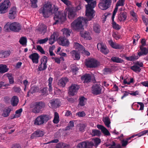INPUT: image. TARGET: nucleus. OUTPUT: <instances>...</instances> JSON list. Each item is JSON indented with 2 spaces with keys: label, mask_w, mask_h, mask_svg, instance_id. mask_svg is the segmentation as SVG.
Masks as SVG:
<instances>
[{
  "label": "nucleus",
  "mask_w": 148,
  "mask_h": 148,
  "mask_svg": "<svg viewBox=\"0 0 148 148\" xmlns=\"http://www.w3.org/2000/svg\"><path fill=\"white\" fill-rule=\"evenodd\" d=\"M11 148H21V147L19 144H13Z\"/></svg>",
  "instance_id": "obj_64"
},
{
  "label": "nucleus",
  "mask_w": 148,
  "mask_h": 148,
  "mask_svg": "<svg viewBox=\"0 0 148 148\" xmlns=\"http://www.w3.org/2000/svg\"><path fill=\"white\" fill-rule=\"evenodd\" d=\"M37 90V88L36 87L33 86L29 90L30 93L31 94H34L36 92Z\"/></svg>",
  "instance_id": "obj_58"
},
{
  "label": "nucleus",
  "mask_w": 148,
  "mask_h": 148,
  "mask_svg": "<svg viewBox=\"0 0 148 148\" xmlns=\"http://www.w3.org/2000/svg\"><path fill=\"white\" fill-rule=\"evenodd\" d=\"M38 50L40 51L42 54H45V52L42 48L40 45H38Z\"/></svg>",
  "instance_id": "obj_62"
},
{
  "label": "nucleus",
  "mask_w": 148,
  "mask_h": 148,
  "mask_svg": "<svg viewBox=\"0 0 148 148\" xmlns=\"http://www.w3.org/2000/svg\"><path fill=\"white\" fill-rule=\"evenodd\" d=\"M51 117L50 114H43L38 117V125L46 123L50 120Z\"/></svg>",
  "instance_id": "obj_5"
},
{
  "label": "nucleus",
  "mask_w": 148,
  "mask_h": 148,
  "mask_svg": "<svg viewBox=\"0 0 148 148\" xmlns=\"http://www.w3.org/2000/svg\"><path fill=\"white\" fill-rule=\"evenodd\" d=\"M79 88V85L75 84H73L69 87V95L73 96L77 94Z\"/></svg>",
  "instance_id": "obj_12"
},
{
  "label": "nucleus",
  "mask_w": 148,
  "mask_h": 148,
  "mask_svg": "<svg viewBox=\"0 0 148 148\" xmlns=\"http://www.w3.org/2000/svg\"><path fill=\"white\" fill-rule=\"evenodd\" d=\"M58 42L59 44L62 46H68L69 44L68 40L65 37L63 36H60L59 37Z\"/></svg>",
  "instance_id": "obj_15"
},
{
  "label": "nucleus",
  "mask_w": 148,
  "mask_h": 148,
  "mask_svg": "<svg viewBox=\"0 0 148 148\" xmlns=\"http://www.w3.org/2000/svg\"><path fill=\"white\" fill-rule=\"evenodd\" d=\"M11 3L9 0H5L2 3L0 4V13L4 14L7 12V10L10 6Z\"/></svg>",
  "instance_id": "obj_7"
},
{
  "label": "nucleus",
  "mask_w": 148,
  "mask_h": 148,
  "mask_svg": "<svg viewBox=\"0 0 148 148\" xmlns=\"http://www.w3.org/2000/svg\"><path fill=\"white\" fill-rule=\"evenodd\" d=\"M148 132V130H144L142 131L141 132L138 133L135 135V136H138V137H141V136L144 135Z\"/></svg>",
  "instance_id": "obj_49"
},
{
  "label": "nucleus",
  "mask_w": 148,
  "mask_h": 148,
  "mask_svg": "<svg viewBox=\"0 0 148 148\" xmlns=\"http://www.w3.org/2000/svg\"><path fill=\"white\" fill-rule=\"evenodd\" d=\"M122 57H124L125 58L126 60L130 61H134L138 58V56H136L135 55H133L129 57H127L126 55L123 54V55Z\"/></svg>",
  "instance_id": "obj_26"
},
{
  "label": "nucleus",
  "mask_w": 148,
  "mask_h": 148,
  "mask_svg": "<svg viewBox=\"0 0 148 148\" xmlns=\"http://www.w3.org/2000/svg\"><path fill=\"white\" fill-rule=\"evenodd\" d=\"M127 13L125 12H121L118 15L119 19L121 21H125L127 17Z\"/></svg>",
  "instance_id": "obj_23"
},
{
  "label": "nucleus",
  "mask_w": 148,
  "mask_h": 148,
  "mask_svg": "<svg viewBox=\"0 0 148 148\" xmlns=\"http://www.w3.org/2000/svg\"><path fill=\"white\" fill-rule=\"evenodd\" d=\"M47 88H44L40 90V92L41 93V95H43L46 94L47 93Z\"/></svg>",
  "instance_id": "obj_63"
},
{
  "label": "nucleus",
  "mask_w": 148,
  "mask_h": 148,
  "mask_svg": "<svg viewBox=\"0 0 148 148\" xmlns=\"http://www.w3.org/2000/svg\"><path fill=\"white\" fill-rule=\"evenodd\" d=\"M48 40V38H46L44 39H41L38 40V43H39L40 44H42L46 43Z\"/></svg>",
  "instance_id": "obj_55"
},
{
  "label": "nucleus",
  "mask_w": 148,
  "mask_h": 148,
  "mask_svg": "<svg viewBox=\"0 0 148 148\" xmlns=\"http://www.w3.org/2000/svg\"><path fill=\"white\" fill-rule=\"evenodd\" d=\"M68 81V79L66 77L61 79L58 82V85L60 87L63 88L65 86L66 83Z\"/></svg>",
  "instance_id": "obj_27"
},
{
  "label": "nucleus",
  "mask_w": 148,
  "mask_h": 148,
  "mask_svg": "<svg viewBox=\"0 0 148 148\" xmlns=\"http://www.w3.org/2000/svg\"><path fill=\"white\" fill-rule=\"evenodd\" d=\"M86 99L84 97L82 96L80 97L79 99V105L81 106H84L85 105L84 103V100Z\"/></svg>",
  "instance_id": "obj_42"
},
{
  "label": "nucleus",
  "mask_w": 148,
  "mask_h": 148,
  "mask_svg": "<svg viewBox=\"0 0 148 148\" xmlns=\"http://www.w3.org/2000/svg\"><path fill=\"white\" fill-rule=\"evenodd\" d=\"M97 48L98 50L104 55H106L109 52V50L106 45L103 42H100L97 44Z\"/></svg>",
  "instance_id": "obj_10"
},
{
  "label": "nucleus",
  "mask_w": 148,
  "mask_h": 148,
  "mask_svg": "<svg viewBox=\"0 0 148 148\" xmlns=\"http://www.w3.org/2000/svg\"><path fill=\"white\" fill-rule=\"evenodd\" d=\"M94 144L92 142H82L79 143L77 146L79 148H92Z\"/></svg>",
  "instance_id": "obj_14"
},
{
  "label": "nucleus",
  "mask_w": 148,
  "mask_h": 148,
  "mask_svg": "<svg viewBox=\"0 0 148 148\" xmlns=\"http://www.w3.org/2000/svg\"><path fill=\"white\" fill-rule=\"evenodd\" d=\"M74 47L76 49H77L78 50H83L84 47L82 45L80 44L77 42L74 43Z\"/></svg>",
  "instance_id": "obj_41"
},
{
  "label": "nucleus",
  "mask_w": 148,
  "mask_h": 148,
  "mask_svg": "<svg viewBox=\"0 0 148 148\" xmlns=\"http://www.w3.org/2000/svg\"><path fill=\"white\" fill-rule=\"evenodd\" d=\"M87 19L83 17H79L75 20L71 24V29L77 31L83 29V25L82 23L83 22H86V21H90L88 20L89 18L88 16Z\"/></svg>",
  "instance_id": "obj_3"
},
{
  "label": "nucleus",
  "mask_w": 148,
  "mask_h": 148,
  "mask_svg": "<svg viewBox=\"0 0 148 148\" xmlns=\"http://www.w3.org/2000/svg\"><path fill=\"white\" fill-rule=\"evenodd\" d=\"M11 111V109L9 107L5 109L2 114V116L4 117H8L10 115Z\"/></svg>",
  "instance_id": "obj_33"
},
{
  "label": "nucleus",
  "mask_w": 148,
  "mask_h": 148,
  "mask_svg": "<svg viewBox=\"0 0 148 148\" xmlns=\"http://www.w3.org/2000/svg\"><path fill=\"white\" fill-rule=\"evenodd\" d=\"M30 108L31 111L34 113H37V102H33L30 105Z\"/></svg>",
  "instance_id": "obj_25"
},
{
  "label": "nucleus",
  "mask_w": 148,
  "mask_h": 148,
  "mask_svg": "<svg viewBox=\"0 0 148 148\" xmlns=\"http://www.w3.org/2000/svg\"><path fill=\"white\" fill-rule=\"evenodd\" d=\"M20 43L23 46L26 45L27 42V38L24 37H22L19 40Z\"/></svg>",
  "instance_id": "obj_43"
},
{
  "label": "nucleus",
  "mask_w": 148,
  "mask_h": 148,
  "mask_svg": "<svg viewBox=\"0 0 148 148\" xmlns=\"http://www.w3.org/2000/svg\"><path fill=\"white\" fill-rule=\"evenodd\" d=\"M4 30L6 32H9L10 31L14 32H18L21 29V26L20 24L17 22L10 23H7L4 27Z\"/></svg>",
  "instance_id": "obj_4"
},
{
  "label": "nucleus",
  "mask_w": 148,
  "mask_h": 148,
  "mask_svg": "<svg viewBox=\"0 0 148 148\" xmlns=\"http://www.w3.org/2000/svg\"><path fill=\"white\" fill-rule=\"evenodd\" d=\"M86 115L85 112L84 111H79L77 112L76 114V116H78L79 117H84Z\"/></svg>",
  "instance_id": "obj_52"
},
{
  "label": "nucleus",
  "mask_w": 148,
  "mask_h": 148,
  "mask_svg": "<svg viewBox=\"0 0 148 148\" xmlns=\"http://www.w3.org/2000/svg\"><path fill=\"white\" fill-rule=\"evenodd\" d=\"M58 8L54 5H52L50 3L45 4L43 7L41 8L39 10L40 13L42 14L43 16L45 18L49 17L54 14L53 17L55 22L53 25H56L59 21H64L66 20V14L63 11H58Z\"/></svg>",
  "instance_id": "obj_1"
},
{
  "label": "nucleus",
  "mask_w": 148,
  "mask_h": 148,
  "mask_svg": "<svg viewBox=\"0 0 148 148\" xmlns=\"http://www.w3.org/2000/svg\"><path fill=\"white\" fill-rule=\"evenodd\" d=\"M58 33L57 32H54L51 36L50 38L55 40L56 38H57L58 36Z\"/></svg>",
  "instance_id": "obj_59"
},
{
  "label": "nucleus",
  "mask_w": 148,
  "mask_h": 148,
  "mask_svg": "<svg viewBox=\"0 0 148 148\" xmlns=\"http://www.w3.org/2000/svg\"><path fill=\"white\" fill-rule=\"evenodd\" d=\"M92 133L94 136H100L101 133L100 132L97 130H92Z\"/></svg>",
  "instance_id": "obj_50"
},
{
  "label": "nucleus",
  "mask_w": 148,
  "mask_h": 148,
  "mask_svg": "<svg viewBox=\"0 0 148 148\" xmlns=\"http://www.w3.org/2000/svg\"><path fill=\"white\" fill-rule=\"evenodd\" d=\"M103 87L98 84H95L92 87V93L95 95H101L102 94V90Z\"/></svg>",
  "instance_id": "obj_9"
},
{
  "label": "nucleus",
  "mask_w": 148,
  "mask_h": 148,
  "mask_svg": "<svg viewBox=\"0 0 148 148\" xmlns=\"http://www.w3.org/2000/svg\"><path fill=\"white\" fill-rule=\"evenodd\" d=\"M97 127L99 129L101 130L102 132L105 135L109 136L110 134L108 130L103 126L98 125H97Z\"/></svg>",
  "instance_id": "obj_21"
},
{
  "label": "nucleus",
  "mask_w": 148,
  "mask_h": 148,
  "mask_svg": "<svg viewBox=\"0 0 148 148\" xmlns=\"http://www.w3.org/2000/svg\"><path fill=\"white\" fill-rule=\"evenodd\" d=\"M50 103L52 108H56L60 106L61 102L58 99H53L50 101Z\"/></svg>",
  "instance_id": "obj_17"
},
{
  "label": "nucleus",
  "mask_w": 148,
  "mask_h": 148,
  "mask_svg": "<svg viewBox=\"0 0 148 148\" xmlns=\"http://www.w3.org/2000/svg\"><path fill=\"white\" fill-rule=\"evenodd\" d=\"M13 89L15 92L18 93H20L21 90L19 87L14 86L13 88Z\"/></svg>",
  "instance_id": "obj_54"
},
{
  "label": "nucleus",
  "mask_w": 148,
  "mask_h": 148,
  "mask_svg": "<svg viewBox=\"0 0 148 148\" xmlns=\"http://www.w3.org/2000/svg\"><path fill=\"white\" fill-rule=\"evenodd\" d=\"M142 19L145 25L147 26L148 24V20L147 19L145 16H142Z\"/></svg>",
  "instance_id": "obj_60"
},
{
  "label": "nucleus",
  "mask_w": 148,
  "mask_h": 148,
  "mask_svg": "<svg viewBox=\"0 0 148 148\" xmlns=\"http://www.w3.org/2000/svg\"><path fill=\"white\" fill-rule=\"evenodd\" d=\"M94 142L95 144V146L97 147L101 142V140L98 138H96L94 139Z\"/></svg>",
  "instance_id": "obj_56"
},
{
  "label": "nucleus",
  "mask_w": 148,
  "mask_h": 148,
  "mask_svg": "<svg viewBox=\"0 0 148 148\" xmlns=\"http://www.w3.org/2000/svg\"><path fill=\"white\" fill-rule=\"evenodd\" d=\"M71 53L74 60H79L80 59V55L77 51L75 50L72 51L71 52Z\"/></svg>",
  "instance_id": "obj_36"
},
{
  "label": "nucleus",
  "mask_w": 148,
  "mask_h": 148,
  "mask_svg": "<svg viewBox=\"0 0 148 148\" xmlns=\"http://www.w3.org/2000/svg\"><path fill=\"white\" fill-rule=\"evenodd\" d=\"M81 36L84 39L86 40H90L91 37L90 34L88 32H85L83 33H81Z\"/></svg>",
  "instance_id": "obj_38"
},
{
  "label": "nucleus",
  "mask_w": 148,
  "mask_h": 148,
  "mask_svg": "<svg viewBox=\"0 0 148 148\" xmlns=\"http://www.w3.org/2000/svg\"><path fill=\"white\" fill-rule=\"evenodd\" d=\"M93 0H85L88 3L86 5V15L89 18L88 20H91L95 16L94 13L95 12L93 8L96 5V1H93Z\"/></svg>",
  "instance_id": "obj_2"
},
{
  "label": "nucleus",
  "mask_w": 148,
  "mask_h": 148,
  "mask_svg": "<svg viewBox=\"0 0 148 148\" xmlns=\"http://www.w3.org/2000/svg\"><path fill=\"white\" fill-rule=\"evenodd\" d=\"M118 7L115 6V8L113 11L112 15V19H114L115 16L117 12Z\"/></svg>",
  "instance_id": "obj_57"
},
{
  "label": "nucleus",
  "mask_w": 148,
  "mask_h": 148,
  "mask_svg": "<svg viewBox=\"0 0 148 148\" xmlns=\"http://www.w3.org/2000/svg\"><path fill=\"white\" fill-rule=\"evenodd\" d=\"M114 19H112V28L116 30H119L120 29L121 27L120 26L115 22L114 20Z\"/></svg>",
  "instance_id": "obj_39"
},
{
  "label": "nucleus",
  "mask_w": 148,
  "mask_h": 148,
  "mask_svg": "<svg viewBox=\"0 0 148 148\" xmlns=\"http://www.w3.org/2000/svg\"><path fill=\"white\" fill-rule=\"evenodd\" d=\"M125 0H119L116 4V6L118 7L119 6H123L125 5Z\"/></svg>",
  "instance_id": "obj_47"
},
{
  "label": "nucleus",
  "mask_w": 148,
  "mask_h": 148,
  "mask_svg": "<svg viewBox=\"0 0 148 148\" xmlns=\"http://www.w3.org/2000/svg\"><path fill=\"white\" fill-rule=\"evenodd\" d=\"M53 79L52 77H50L48 80V86L49 87V92H51L52 90V87L51 86Z\"/></svg>",
  "instance_id": "obj_45"
},
{
  "label": "nucleus",
  "mask_w": 148,
  "mask_h": 148,
  "mask_svg": "<svg viewBox=\"0 0 148 148\" xmlns=\"http://www.w3.org/2000/svg\"><path fill=\"white\" fill-rule=\"evenodd\" d=\"M111 60L113 62L117 63H123L124 61L121 58L118 57L112 56L111 58Z\"/></svg>",
  "instance_id": "obj_29"
},
{
  "label": "nucleus",
  "mask_w": 148,
  "mask_h": 148,
  "mask_svg": "<svg viewBox=\"0 0 148 148\" xmlns=\"http://www.w3.org/2000/svg\"><path fill=\"white\" fill-rule=\"evenodd\" d=\"M59 122V117L58 113L55 112L54 113V118L53 122L54 123L57 124Z\"/></svg>",
  "instance_id": "obj_40"
},
{
  "label": "nucleus",
  "mask_w": 148,
  "mask_h": 148,
  "mask_svg": "<svg viewBox=\"0 0 148 148\" xmlns=\"http://www.w3.org/2000/svg\"><path fill=\"white\" fill-rule=\"evenodd\" d=\"M16 8L15 7H12L9 11V14L8 16L9 18L11 19H13L16 16Z\"/></svg>",
  "instance_id": "obj_16"
},
{
  "label": "nucleus",
  "mask_w": 148,
  "mask_h": 148,
  "mask_svg": "<svg viewBox=\"0 0 148 148\" xmlns=\"http://www.w3.org/2000/svg\"><path fill=\"white\" fill-rule=\"evenodd\" d=\"M93 28L94 31L96 33H99L101 31V27L97 23L93 25Z\"/></svg>",
  "instance_id": "obj_37"
},
{
  "label": "nucleus",
  "mask_w": 148,
  "mask_h": 148,
  "mask_svg": "<svg viewBox=\"0 0 148 148\" xmlns=\"http://www.w3.org/2000/svg\"><path fill=\"white\" fill-rule=\"evenodd\" d=\"M110 45L112 48L115 49H124V45H123L114 42L112 41L110 42Z\"/></svg>",
  "instance_id": "obj_19"
},
{
  "label": "nucleus",
  "mask_w": 148,
  "mask_h": 148,
  "mask_svg": "<svg viewBox=\"0 0 148 148\" xmlns=\"http://www.w3.org/2000/svg\"><path fill=\"white\" fill-rule=\"evenodd\" d=\"M91 79V77L89 74H85L81 77V79L84 83L90 82Z\"/></svg>",
  "instance_id": "obj_22"
},
{
  "label": "nucleus",
  "mask_w": 148,
  "mask_h": 148,
  "mask_svg": "<svg viewBox=\"0 0 148 148\" xmlns=\"http://www.w3.org/2000/svg\"><path fill=\"white\" fill-rule=\"evenodd\" d=\"M140 51L138 52V54L139 56L143 55H146L148 53V49L143 46L140 47Z\"/></svg>",
  "instance_id": "obj_20"
},
{
  "label": "nucleus",
  "mask_w": 148,
  "mask_h": 148,
  "mask_svg": "<svg viewBox=\"0 0 148 148\" xmlns=\"http://www.w3.org/2000/svg\"><path fill=\"white\" fill-rule=\"evenodd\" d=\"M45 106V103L42 101L38 102V113L42 111V109Z\"/></svg>",
  "instance_id": "obj_32"
},
{
  "label": "nucleus",
  "mask_w": 148,
  "mask_h": 148,
  "mask_svg": "<svg viewBox=\"0 0 148 148\" xmlns=\"http://www.w3.org/2000/svg\"><path fill=\"white\" fill-rule=\"evenodd\" d=\"M8 70L6 65L2 64L0 65V73L3 74L7 72Z\"/></svg>",
  "instance_id": "obj_34"
},
{
  "label": "nucleus",
  "mask_w": 148,
  "mask_h": 148,
  "mask_svg": "<svg viewBox=\"0 0 148 148\" xmlns=\"http://www.w3.org/2000/svg\"><path fill=\"white\" fill-rule=\"evenodd\" d=\"M5 75L8 78L9 83L11 84H13L14 83V79L12 74L11 73H6Z\"/></svg>",
  "instance_id": "obj_35"
},
{
  "label": "nucleus",
  "mask_w": 148,
  "mask_h": 148,
  "mask_svg": "<svg viewBox=\"0 0 148 148\" xmlns=\"http://www.w3.org/2000/svg\"><path fill=\"white\" fill-rule=\"evenodd\" d=\"M103 121L106 126L108 127H109L110 124V119L108 117H105V118L103 120Z\"/></svg>",
  "instance_id": "obj_46"
},
{
  "label": "nucleus",
  "mask_w": 148,
  "mask_h": 148,
  "mask_svg": "<svg viewBox=\"0 0 148 148\" xmlns=\"http://www.w3.org/2000/svg\"><path fill=\"white\" fill-rule=\"evenodd\" d=\"M10 54V52L9 51H4L3 50L2 52V58H7Z\"/></svg>",
  "instance_id": "obj_48"
},
{
  "label": "nucleus",
  "mask_w": 148,
  "mask_h": 148,
  "mask_svg": "<svg viewBox=\"0 0 148 148\" xmlns=\"http://www.w3.org/2000/svg\"><path fill=\"white\" fill-rule=\"evenodd\" d=\"M31 3V7L33 8H36L37 7V0H30Z\"/></svg>",
  "instance_id": "obj_51"
},
{
  "label": "nucleus",
  "mask_w": 148,
  "mask_h": 148,
  "mask_svg": "<svg viewBox=\"0 0 148 148\" xmlns=\"http://www.w3.org/2000/svg\"><path fill=\"white\" fill-rule=\"evenodd\" d=\"M111 3V0H100L98 6L101 10H106L110 7Z\"/></svg>",
  "instance_id": "obj_6"
},
{
  "label": "nucleus",
  "mask_w": 148,
  "mask_h": 148,
  "mask_svg": "<svg viewBox=\"0 0 148 148\" xmlns=\"http://www.w3.org/2000/svg\"><path fill=\"white\" fill-rule=\"evenodd\" d=\"M39 27L38 29V31L39 34L44 35L47 31V27L46 26L42 23H39Z\"/></svg>",
  "instance_id": "obj_18"
},
{
  "label": "nucleus",
  "mask_w": 148,
  "mask_h": 148,
  "mask_svg": "<svg viewBox=\"0 0 148 148\" xmlns=\"http://www.w3.org/2000/svg\"><path fill=\"white\" fill-rule=\"evenodd\" d=\"M76 10L74 7H71L67 10L68 17L70 19H73L76 16Z\"/></svg>",
  "instance_id": "obj_13"
},
{
  "label": "nucleus",
  "mask_w": 148,
  "mask_h": 148,
  "mask_svg": "<svg viewBox=\"0 0 148 148\" xmlns=\"http://www.w3.org/2000/svg\"><path fill=\"white\" fill-rule=\"evenodd\" d=\"M85 65L90 68H95L97 66V61L94 58H88L85 62Z\"/></svg>",
  "instance_id": "obj_8"
},
{
  "label": "nucleus",
  "mask_w": 148,
  "mask_h": 148,
  "mask_svg": "<svg viewBox=\"0 0 148 148\" xmlns=\"http://www.w3.org/2000/svg\"><path fill=\"white\" fill-rule=\"evenodd\" d=\"M143 66V64L142 62L137 61L134 63L133 66H131L130 69L135 72H140L141 70L140 68Z\"/></svg>",
  "instance_id": "obj_11"
},
{
  "label": "nucleus",
  "mask_w": 148,
  "mask_h": 148,
  "mask_svg": "<svg viewBox=\"0 0 148 148\" xmlns=\"http://www.w3.org/2000/svg\"><path fill=\"white\" fill-rule=\"evenodd\" d=\"M47 61V58L46 56H44L41 59V63L43 65V69H46L47 68L46 64Z\"/></svg>",
  "instance_id": "obj_30"
},
{
  "label": "nucleus",
  "mask_w": 148,
  "mask_h": 148,
  "mask_svg": "<svg viewBox=\"0 0 148 148\" xmlns=\"http://www.w3.org/2000/svg\"><path fill=\"white\" fill-rule=\"evenodd\" d=\"M11 105L13 106H16L19 102V99L18 97L16 96H13L10 100Z\"/></svg>",
  "instance_id": "obj_24"
},
{
  "label": "nucleus",
  "mask_w": 148,
  "mask_h": 148,
  "mask_svg": "<svg viewBox=\"0 0 148 148\" xmlns=\"http://www.w3.org/2000/svg\"><path fill=\"white\" fill-rule=\"evenodd\" d=\"M64 37H68L70 36L71 30L69 29L64 28L62 29Z\"/></svg>",
  "instance_id": "obj_28"
},
{
  "label": "nucleus",
  "mask_w": 148,
  "mask_h": 148,
  "mask_svg": "<svg viewBox=\"0 0 148 148\" xmlns=\"http://www.w3.org/2000/svg\"><path fill=\"white\" fill-rule=\"evenodd\" d=\"M68 146V145L62 142L58 143L56 146V148H65Z\"/></svg>",
  "instance_id": "obj_44"
},
{
  "label": "nucleus",
  "mask_w": 148,
  "mask_h": 148,
  "mask_svg": "<svg viewBox=\"0 0 148 148\" xmlns=\"http://www.w3.org/2000/svg\"><path fill=\"white\" fill-rule=\"evenodd\" d=\"M29 58L31 59L33 63H37V53H33L30 55Z\"/></svg>",
  "instance_id": "obj_31"
},
{
  "label": "nucleus",
  "mask_w": 148,
  "mask_h": 148,
  "mask_svg": "<svg viewBox=\"0 0 148 148\" xmlns=\"http://www.w3.org/2000/svg\"><path fill=\"white\" fill-rule=\"evenodd\" d=\"M113 37L116 40H118L121 38V36L116 32L113 33L112 34Z\"/></svg>",
  "instance_id": "obj_53"
},
{
  "label": "nucleus",
  "mask_w": 148,
  "mask_h": 148,
  "mask_svg": "<svg viewBox=\"0 0 148 148\" xmlns=\"http://www.w3.org/2000/svg\"><path fill=\"white\" fill-rule=\"evenodd\" d=\"M121 143L122 144V146L123 147H125L128 144V141L125 140L124 139L122 140L121 141Z\"/></svg>",
  "instance_id": "obj_61"
}]
</instances>
